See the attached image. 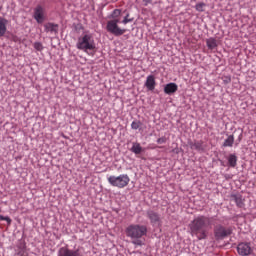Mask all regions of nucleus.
Segmentation results:
<instances>
[{"label":"nucleus","instance_id":"obj_6","mask_svg":"<svg viewBox=\"0 0 256 256\" xmlns=\"http://www.w3.org/2000/svg\"><path fill=\"white\" fill-rule=\"evenodd\" d=\"M119 19H113L107 22L106 29L108 33H111L115 37H121V35H124L125 29H121L118 25Z\"/></svg>","mask_w":256,"mask_h":256},{"label":"nucleus","instance_id":"obj_15","mask_svg":"<svg viewBox=\"0 0 256 256\" xmlns=\"http://www.w3.org/2000/svg\"><path fill=\"white\" fill-rule=\"evenodd\" d=\"M231 199L236 203L237 207L241 208L243 205H245V203H243V196H241V194H232Z\"/></svg>","mask_w":256,"mask_h":256},{"label":"nucleus","instance_id":"obj_9","mask_svg":"<svg viewBox=\"0 0 256 256\" xmlns=\"http://www.w3.org/2000/svg\"><path fill=\"white\" fill-rule=\"evenodd\" d=\"M34 19L37 21V23L41 24L45 21V9H43V6L38 5L34 9Z\"/></svg>","mask_w":256,"mask_h":256},{"label":"nucleus","instance_id":"obj_14","mask_svg":"<svg viewBox=\"0 0 256 256\" xmlns=\"http://www.w3.org/2000/svg\"><path fill=\"white\" fill-rule=\"evenodd\" d=\"M7 23H9L7 19L0 17V37H5V33H7Z\"/></svg>","mask_w":256,"mask_h":256},{"label":"nucleus","instance_id":"obj_3","mask_svg":"<svg viewBox=\"0 0 256 256\" xmlns=\"http://www.w3.org/2000/svg\"><path fill=\"white\" fill-rule=\"evenodd\" d=\"M76 47L81 51H95L97 48L95 46V40H93V36L89 34H85L82 38H79Z\"/></svg>","mask_w":256,"mask_h":256},{"label":"nucleus","instance_id":"obj_10","mask_svg":"<svg viewBox=\"0 0 256 256\" xmlns=\"http://www.w3.org/2000/svg\"><path fill=\"white\" fill-rule=\"evenodd\" d=\"M58 256H81L79 248L76 250L68 249L67 247H62L59 249Z\"/></svg>","mask_w":256,"mask_h":256},{"label":"nucleus","instance_id":"obj_12","mask_svg":"<svg viewBox=\"0 0 256 256\" xmlns=\"http://www.w3.org/2000/svg\"><path fill=\"white\" fill-rule=\"evenodd\" d=\"M156 85H157V82L155 81V76L154 75L147 76L145 87L148 89V91H155Z\"/></svg>","mask_w":256,"mask_h":256},{"label":"nucleus","instance_id":"obj_8","mask_svg":"<svg viewBox=\"0 0 256 256\" xmlns=\"http://www.w3.org/2000/svg\"><path fill=\"white\" fill-rule=\"evenodd\" d=\"M238 254L241 256H248L253 253V249H251V244L247 242H241L237 246Z\"/></svg>","mask_w":256,"mask_h":256},{"label":"nucleus","instance_id":"obj_13","mask_svg":"<svg viewBox=\"0 0 256 256\" xmlns=\"http://www.w3.org/2000/svg\"><path fill=\"white\" fill-rule=\"evenodd\" d=\"M179 86L176 83L170 82L164 86V93L166 95H173V93H177Z\"/></svg>","mask_w":256,"mask_h":256},{"label":"nucleus","instance_id":"obj_18","mask_svg":"<svg viewBox=\"0 0 256 256\" xmlns=\"http://www.w3.org/2000/svg\"><path fill=\"white\" fill-rule=\"evenodd\" d=\"M228 165L235 169L237 167V155L236 154H229L228 156Z\"/></svg>","mask_w":256,"mask_h":256},{"label":"nucleus","instance_id":"obj_16","mask_svg":"<svg viewBox=\"0 0 256 256\" xmlns=\"http://www.w3.org/2000/svg\"><path fill=\"white\" fill-rule=\"evenodd\" d=\"M190 148L195 151H205V147H203V141H194L190 143Z\"/></svg>","mask_w":256,"mask_h":256},{"label":"nucleus","instance_id":"obj_21","mask_svg":"<svg viewBox=\"0 0 256 256\" xmlns=\"http://www.w3.org/2000/svg\"><path fill=\"white\" fill-rule=\"evenodd\" d=\"M121 15V9H115L109 16V19H117Z\"/></svg>","mask_w":256,"mask_h":256},{"label":"nucleus","instance_id":"obj_34","mask_svg":"<svg viewBox=\"0 0 256 256\" xmlns=\"http://www.w3.org/2000/svg\"><path fill=\"white\" fill-rule=\"evenodd\" d=\"M0 213H1V208H0Z\"/></svg>","mask_w":256,"mask_h":256},{"label":"nucleus","instance_id":"obj_11","mask_svg":"<svg viewBox=\"0 0 256 256\" xmlns=\"http://www.w3.org/2000/svg\"><path fill=\"white\" fill-rule=\"evenodd\" d=\"M45 33H51L52 35L59 34V24H55L53 22H48L44 24Z\"/></svg>","mask_w":256,"mask_h":256},{"label":"nucleus","instance_id":"obj_29","mask_svg":"<svg viewBox=\"0 0 256 256\" xmlns=\"http://www.w3.org/2000/svg\"><path fill=\"white\" fill-rule=\"evenodd\" d=\"M223 83H225V85H229V83L231 82V76H223Z\"/></svg>","mask_w":256,"mask_h":256},{"label":"nucleus","instance_id":"obj_1","mask_svg":"<svg viewBox=\"0 0 256 256\" xmlns=\"http://www.w3.org/2000/svg\"><path fill=\"white\" fill-rule=\"evenodd\" d=\"M209 225H211V218L207 216H198L189 224L192 235H196L199 241L206 239L209 235Z\"/></svg>","mask_w":256,"mask_h":256},{"label":"nucleus","instance_id":"obj_33","mask_svg":"<svg viewBox=\"0 0 256 256\" xmlns=\"http://www.w3.org/2000/svg\"><path fill=\"white\" fill-rule=\"evenodd\" d=\"M219 162H220L222 167H225V162H223V160L219 159Z\"/></svg>","mask_w":256,"mask_h":256},{"label":"nucleus","instance_id":"obj_26","mask_svg":"<svg viewBox=\"0 0 256 256\" xmlns=\"http://www.w3.org/2000/svg\"><path fill=\"white\" fill-rule=\"evenodd\" d=\"M0 221H6L7 225H11L12 223V220L9 218V216L0 215Z\"/></svg>","mask_w":256,"mask_h":256},{"label":"nucleus","instance_id":"obj_30","mask_svg":"<svg viewBox=\"0 0 256 256\" xmlns=\"http://www.w3.org/2000/svg\"><path fill=\"white\" fill-rule=\"evenodd\" d=\"M158 145H163V143H167V138L161 137L157 139Z\"/></svg>","mask_w":256,"mask_h":256},{"label":"nucleus","instance_id":"obj_20","mask_svg":"<svg viewBox=\"0 0 256 256\" xmlns=\"http://www.w3.org/2000/svg\"><path fill=\"white\" fill-rule=\"evenodd\" d=\"M233 143H235V136L230 135L228 136V139L224 140L222 147H233Z\"/></svg>","mask_w":256,"mask_h":256},{"label":"nucleus","instance_id":"obj_22","mask_svg":"<svg viewBox=\"0 0 256 256\" xmlns=\"http://www.w3.org/2000/svg\"><path fill=\"white\" fill-rule=\"evenodd\" d=\"M135 18H129V13L126 14L124 19L122 20L123 25H127V23H133Z\"/></svg>","mask_w":256,"mask_h":256},{"label":"nucleus","instance_id":"obj_23","mask_svg":"<svg viewBox=\"0 0 256 256\" xmlns=\"http://www.w3.org/2000/svg\"><path fill=\"white\" fill-rule=\"evenodd\" d=\"M203 7H205V3H198L195 6L196 11H199L200 13H203V11H205V9H203Z\"/></svg>","mask_w":256,"mask_h":256},{"label":"nucleus","instance_id":"obj_31","mask_svg":"<svg viewBox=\"0 0 256 256\" xmlns=\"http://www.w3.org/2000/svg\"><path fill=\"white\" fill-rule=\"evenodd\" d=\"M18 256H27L23 250L17 253Z\"/></svg>","mask_w":256,"mask_h":256},{"label":"nucleus","instance_id":"obj_2","mask_svg":"<svg viewBox=\"0 0 256 256\" xmlns=\"http://www.w3.org/2000/svg\"><path fill=\"white\" fill-rule=\"evenodd\" d=\"M126 235L132 239V244L138 247H143L145 243L141 240V237L147 235V226L132 224L126 228Z\"/></svg>","mask_w":256,"mask_h":256},{"label":"nucleus","instance_id":"obj_24","mask_svg":"<svg viewBox=\"0 0 256 256\" xmlns=\"http://www.w3.org/2000/svg\"><path fill=\"white\" fill-rule=\"evenodd\" d=\"M139 127H141V121H133L131 124V128L134 129L135 131H137V129H139Z\"/></svg>","mask_w":256,"mask_h":256},{"label":"nucleus","instance_id":"obj_19","mask_svg":"<svg viewBox=\"0 0 256 256\" xmlns=\"http://www.w3.org/2000/svg\"><path fill=\"white\" fill-rule=\"evenodd\" d=\"M206 45L208 49H217V40L215 38H209L206 40Z\"/></svg>","mask_w":256,"mask_h":256},{"label":"nucleus","instance_id":"obj_25","mask_svg":"<svg viewBox=\"0 0 256 256\" xmlns=\"http://www.w3.org/2000/svg\"><path fill=\"white\" fill-rule=\"evenodd\" d=\"M234 133H238V143H241L243 139V129L235 130Z\"/></svg>","mask_w":256,"mask_h":256},{"label":"nucleus","instance_id":"obj_28","mask_svg":"<svg viewBox=\"0 0 256 256\" xmlns=\"http://www.w3.org/2000/svg\"><path fill=\"white\" fill-rule=\"evenodd\" d=\"M74 29L76 33H80L81 31H83V25L81 23H78L74 26Z\"/></svg>","mask_w":256,"mask_h":256},{"label":"nucleus","instance_id":"obj_5","mask_svg":"<svg viewBox=\"0 0 256 256\" xmlns=\"http://www.w3.org/2000/svg\"><path fill=\"white\" fill-rule=\"evenodd\" d=\"M233 235V228H225L223 225L219 224L214 227V237L216 241H223V239Z\"/></svg>","mask_w":256,"mask_h":256},{"label":"nucleus","instance_id":"obj_32","mask_svg":"<svg viewBox=\"0 0 256 256\" xmlns=\"http://www.w3.org/2000/svg\"><path fill=\"white\" fill-rule=\"evenodd\" d=\"M145 5H149V3H153V0H143Z\"/></svg>","mask_w":256,"mask_h":256},{"label":"nucleus","instance_id":"obj_17","mask_svg":"<svg viewBox=\"0 0 256 256\" xmlns=\"http://www.w3.org/2000/svg\"><path fill=\"white\" fill-rule=\"evenodd\" d=\"M130 151L135 155H141L143 153V147H141V144L134 142Z\"/></svg>","mask_w":256,"mask_h":256},{"label":"nucleus","instance_id":"obj_7","mask_svg":"<svg viewBox=\"0 0 256 256\" xmlns=\"http://www.w3.org/2000/svg\"><path fill=\"white\" fill-rule=\"evenodd\" d=\"M146 217H148L153 227H159L161 225V216H159V213L153 210H147Z\"/></svg>","mask_w":256,"mask_h":256},{"label":"nucleus","instance_id":"obj_4","mask_svg":"<svg viewBox=\"0 0 256 256\" xmlns=\"http://www.w3.org/2000/svg\"><path fill=\"white\" fill-rule=\"evenodd\" d=\"M129 176L127 174H122L120 176H110L108 178V182L112 187H118V189H123V187H127L129 185Z\"/></svg>","mask_w":256,"mask_h":256},{"label":"nucleus","instance_id":"obj_27","mask_svg":"<svg viewBox=\"0 0 256 256\" xmlns=\"http://www.w3.org/2000/svg\"><path fill=\"white\" fill-rule=\"evenodd\" d=\"M34 49H36V51H43V44L41 42H35Z\"/></svg>","mask_w":256,"mask_h":256}]
</instances>
